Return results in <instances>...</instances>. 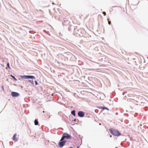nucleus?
<instances>
[{
	"label": "nucleus",
	"instance_id": "nucleus-8",
	"mask_svg": "<svg viewBox=\"0 0 148 148\" xmlns=\"http://www.w3.org/2000/svg\"><path fill=\"white\" fill-rule=\"evenodd\" d=\"M77 27H75L73 26L70 25V26L68 28V29L69 31H73V32H75V29Z\"/></svg>",
	"mask_w": 148,
	"mask_h": 148
},
{
	"label": "nucleus",
	"instance_id": "nucleus-29",
	"mask_svg": "<svg viewBox=\"0 0 148 148\" xmlns=\"http://www.w3.org/2000/svg\"><path fill=\"white\" fill-rule=\"evenodd\" d=\"M103 14H106V12H103Z\"/></svg>",
	"mask_w": 148,
	"mask_h": 148
},
{
	"label": "nucleus",
	"instance_id": "nucleus-14",
	"mask_svg": "<svg viewBox=\"0 0 148 148\" xmlns=\"http://www.w3.org/2000/svg\"><path fill=\"white\" fill-rule=\"evenodd\" d=\"M7 6L8 8H10V6H11V4L9 3L8 2L6 3Z\"/></svg>",
	"mask_w": 148,
	"mask_h": 148
},
{
	"label": "nucleus",
	"instance_id": "nucleus-33",
	"mask_svg": "<svg viewBox=\"0 0 148 148\" xmlns=\"http://www.w3.org/2000/svg\"><path fill=\"white\" fill-rule=\"evenodd\" d=\"M15 9V10L16 11V10L15 9Z\"/></svg>",
	"mask_w": 148,
	"mask_h": 148
},
{
	"label": "nucleus",
	"instance_id": "nucleus-3",
	"mask_svg": "<svg viewBox=\"0 0 148 148\" xmlns=\"http://www.w3.org/2000/svg\"><path fill=\"white\" fill-rule=\"evenodd\" d=\"M66 143V140H64L61 137L58 144V145L57 146L60 148H62L65 145Z\"/></svg>",
	"mask_w": 148,
	"mask_h": 148
},
{
	"label": "nucleus",
	"instance_id": "nucleus-23",
	"mask_svg": "<svg viewBox=\"0 0 148 148\" xmlns=\"http://www.w3.org/2000/svg\"><path fill=\"white\" fill-rule=\"evenodd\" d=\"M2 90L3 91H4V87H3V86H2Z\"/></svg>",
	"mask_w": 148,
	"mask_h": 148
},
{
	"label": "nucleus",
	"instance_id": "nucleus-12",
	"mask_svg": "<svg viewBox=\"0 0 148 148\" xmlns=\"http://www.w3.org/2000/svg\"><path fill=\"white\" fill-rule=\"evenodd\" d=\"M71 114L74 117L76 116L75 111L74 110H72L71 112Z\"/></svg>",
	"mask_w": 148,
	"mask_h": 148
},
{
	"label": "nucleus",
	"instance_id": "nucleus-11",
	"mask_svg": "<svg viewBox=\"0 0 148 148\" xmlns=\"http://www.w3.org/2000/svg\"><path fill=\"white\" fill-rule=\"evenodd\" d=\"M57 47L58 48H61L64 49L66 47L60 44L57 45Z\"/></svg>",
	"mask_w": 148,
	"mask_h": 148
},
{
	"label": "nucleus",
	"instance_id": "nucleus-6",
	"mask_svg": "<svg viewBox=\"0 0 148 148\" xmlns=\"http://www.w3.org/2000/svg\"><path fill=\"white\" fill-rule=\"evenodd\" d=\"M62 21V24L63 25H67L70 23V21L66 18L62 19L61 20Z\"/></svg>",
	"mask_w": 148,
	"mask_h": 148
},
{
	"label": "nucleus",
	"instance_id": "nucleus-27",
	"mask_svg": "<svg viewBox=\"0 0 148 148\" xmlns=\"http://www.w3.org/2000/svg\"><path fill=\"white\" fill-rule=\"evenodd\" d=\"M115 114H116V115H117L118 114V113L117 112H116V113H115Z\"/></svg>",
	"mask_w": 148,
	"mask_h": 148
},
{
	"label": "nucleus",
	"instance_id": "nucleus-16",
	"mask_svg": "<svg viewBox=\"0 0 148 148\" xmlns=\"http://www.w3.org/2000/svg\"><path fill=\"white\" fill-rule=\"evenodd\" d=\"M10 76L12 77L14 79V80L15 81H17V79H16V78L13 75H12L11 74L10 75Z\"/></svg>",
	"mask_w": 148,
	"mask_h": 148
},
{
	"label": "nucleus",
	"instance_id": "nucleus-17",
	"mask_svg": "<svg viewBox=\"0 0 148 148\" xmlns=\"http://www.w3.org/2000/svg\"><path fill=\"white\" fill-rule=\"evenodd\" d=\"M7 67L9 69H11V67L10 66V64H9V62H7Z\"/></svg>",
	"mask_w": 148,
	"mask_h": 148
},
{
	"label": "nucleus",
	"instance_id": "nucleus-21",
	"mask_svg": "<svg viewBox=\"0 0 148 148\" xmlns=\"http://www.w3.org/2000/svg\"><path fill=\"white\" fill-rule=\"evenodd\" d=\"M102 109L103 110H105V108H104V107H105V106H102Z\"/></svg>",
	"mask_w": 148,
	"mask_h": 148
},
{
	"label": "nucleus",
	"instance_id": "nucleus-34",
	"mask_svg": "<svg viewBox=\"0 0 148 148\" xmlns=\"http://www.w3.org/2000/svg\"><path fill=\"white\" fill-rule=\"evenodd\" d=\"M147 58L148 59V57H147Z\"/></svg>",
	"mask_w": 148,
	"mask_h": 148
},
{
	"label": "nucleus",
	"instance_id": "nucleus-25",
	"mask_svg": "<svg viewBox=\"0 0 148 148\" xmlns=\"http://www.w3.org/2000/svg\"><path fill=\"white\" fill-rule=\"evenodd\" d=\"M125 93H126V92H123L122 93V95H125Z\"/></svg>",
	"mask_w": 148,
	"mask_h": 148
},
{
	"label": "nucleus",
	"instance_id": "nucleus-18",
	"mask_svg": "<svg viewBox=\"0 0 148 148\" xmlns=\"http://www.w3.org/2000/svg\"><path fill=\"white\" fill-rule=\"evenodd\" d=\"M34 82H35V84L36 85H38V82H37V81L36 80L34 81Z\"/></svg>",
	"mask_w": 148,
	"mask_h": 148
},
{
	"label": "nucleus",
	"instance_id": "nucleus-31",
	"mask_svg": "<svg viewBox=\"0 0 148 148\" xmlns=\"http://www.w3.org/2000/svg\"><path fill=\"white\" fill-rule=\"evenodd\" d=\"M10 11H11V9H10Z\"/></svg>",
	"mask_w": 148,
	"mask_h": 148
},
{
	"label": "nucleus",
	"instance_id": "nucleus-20",
	"mask_svg": "<svg viewBox=\"0 0 148 148\" xmlns=\"http://www.w3.org/2000/svg\"><path fill=\"white\" fill-rule=\"evenodd\" d=\"M104 108H105V110H107L108 111L109 110V109L108 108H107V107H104Z\"/></svg>",
	"mask_w": 148,
	"mask_h": 148
},
{
	"label": "nucleus",
	"instance_id": "nucleus-15",
	"mask_svg": "<svg viewBox=\"0 0 148 148\" xmlns=\"http://www.w3.org/2000/svg\"><path fill=\"white\" fill-rule=\"evenodd\" d=\"M28 81L29 82H30L31 84L32 85H34V81H33V80L29 79L28 80Z\"/></svg>",
	"mask_w": 148,
	"mask_h": 148
},
{
	"label": "nucleus",
	"instance_id": "nucleus-13",
	"mask_svg": "<svg viewBox=\"0 0 148 148\" xmlns=\"http://www.w3.org/2000/svg\"><path fill=\"white\" fill-rule=\"evenodd\" d=\"M34 123L35 125H38V120L36 119H35L34 121Z\"/></svg>",
	"mask_w": 148,
	"mask_h": 148
},
{
	"label": "nucleus",
	"instance_id": "nucleus-4",
	"mask_svg": "<svg viewBox=\"0 0 148 148\" xmlns=\"http://www.w3.org/2000/svg\"><path fill=\"white\" fill-rule=\"evenodd\" d=\"M20 77L21 79H36L35 76L31 75H21Z\"/></svg>",
	"mask_w": 148,
	"mask_h": 148
},
{
	"label": "nucleus",
	"instance_id": "nucleus-7",
	"mask_svg": "<svg viewBox=\"0 0 148 148\" xmlns=\"http://www.w3.org/2000/svg\"><path fill=\"white\" fill-rule=\"evenodd\" d=\"M85 114V113L84 112L82 111H79L78 112L77 115L78 116L80 117H83L84 116Z\"/></svg>",
	"mask_w": 148,
	"mask_h": 148
},
{
	"label": "nucleus",
	"instance_id": "nucleus-32",
	"mask_svg": "<svg viewBox=\"0 0 148 148\" xmlns=\"http://www.w3.org/2000/svg\"><path fill=\"white\" fill-rule=\"evenodd\" d=\"M62 130H63V129L62 128Z\"/></svg>",
	"mask_w": 148,
	"mask_h": 148
},
{
	"label": "nucleus",
	"instance_id": "nucleus-30",
	"mask_svg": "<svg viewBox=\"0 0 148 148\" xmlns=\"http://www.w3.org/2000/svg\"><path fill=\"white\" fill-rule=\"evenodd\" d=\"M79 147L78 146L77 147V148H79Z\"/></svg>",
	"mask_w": 148,
	"mask_h": 148
},
{
	"label": "nucleus",
	"instance_id": "nucleus-9",
	"mask_svg": "<svg viewBox=\"0 0 148 148\" xmlns=\"http://www.w3.org/2000/svg\"><path fill=\"white\" fill-rule=\"evenodd\" d=\"M11 95L13 97H17L19 96L20 95V94L18 93L17 92H11Z\"/></svg>",
	"mask_w": 148,
	"mask_h": 148
},
{
	"label": "nucleus",
	"instance_id": "nucleus-5",
	"mask_svg": "<svg viewBox=\"0 0 148 148\" xmlns=\"http://www.w3.org/2000/svg\"><path fill=\"white\" fill-rule=\"evenodd\" d=\"M62 138L64 139V140L65 138L67 139H71V136L66 133H64L63 134Z\"/></svg>",
	"mask_w": 148,
	"mask_h": 148
},
{
	"label": "nucleus",
	"instance_id": "nucleus-2",
	"mask_svg": "<svg viewBox=\"0 0 148 148\" xmlns=\"http://www.w3.org/2000/svg\"><path fill=\"white\" fill-rule=\"evenodd\" d=\"M109 130L110 133L112 135L115 136H119L121 135V133L117 130L114 128H110Z\"/></svg>",
	"mask_w": 148,
	"mask_h": 148
},
{
	"label": "nucleus",
	"instance_id": "nucleus-19",
	"mask_svg": "<svg viewBox=\"0 0 148 148\" xmlns=\"http://www.w3.org/2000/svg\"><path fill=\"white\" fill-rule=\"evenodd\" d=\"M102 106H97V108H99V109H102Z\"/></svg>",
	"mask_w": 148,
	"mask_h": 148
},
{
	"label": "nucleus",
	"instance_id": "nucleus-28",
	"mask_svg": "<svg viewBox=\"0 0 148 148\" xmlns=\"http://www.w3.org/2000/svg\"><path fill=\"white\" fill-rule=\"evenodd\" d=\"M69 148H73V147H69Z\"/></svg>",
	"mask_w": 148,
	"mask_h": 148
},
{
	"label": "nucleus",
	"instance_id": "nucleus-1",
	"mask_svg": "<svg viewBox=\"0 0 148 148\" xmlns=\"http://www.w3.org/2000/svg\"><path fill=\"white\" fill-rule=\"evenodd\" d=\"M74 35L78 37H83L84 38L89 37L90 35L88 33L86 34L85 30L83 29H78L76 28L75 32H73Z\"/></svg>",
	"mask_w": 148,
	"mask_h": 148
},
{
	"label": "nucleus",
	"instance_id": "nucleus-24",
	"mask_svg": "<svg viewBox=\"0 0 148 148\" xmlns=\"http://www.w3.org/2000/svg\"><path fill=\"white\" fill-rule=\"evenodd\" d=\"M124 115L125 116H128L129 115L128 114H124Z\"/></svg>",
	"mask_w": 148,
	"mask_h": 148
},
{
	"label": "nucleus",
	"instance_id": "nucleus-22",
	"mask_svg": "<svg viewBox=\"0 0 148 148\" xmlns=\"http://www.w3.org/2000/svg\"><path fill=\"white\" fill-rule=\"evenodd\" d=\"M111 23V22L110 21H108V24L109 25H110Z\"/></svg>",
	"mask_w": 148,
	"mask_h": 148
},
{
	"label": "nucleus",
	"instance_id": "nucleus-26",
	"mask_svg": "<svg viewBox=\"0 0 148 148\" xmlns=\"http://www.w3.org/2000/svg\"><path fill=\"white\" fill-rule=\"evenodd\" d=\"M76 120V119H74L73 120H72V121H75Z\"/></svg>",
	"mask_w": 148,
	"mask_h": 148
},
{
	"label": "nucleus",
	"instance_id": "nucleus-10",
	"mask_svg": "<svg viewBox=\"0 0 148 148\" xmlns=\"http://www.w3.org/2000/svg\"><path fill=\"white\" fill-rule=\"evenodd\" d=\"M16 134H15L13 136V140L14 141H18V139L16 138Z\"/></svg>",
	"mask_w": 148,
	"mask_h": 148
}]
</instances>
